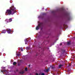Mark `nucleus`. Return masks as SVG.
Returning <instances> with one entry per match:
<instances>
[{
	"instance_id": "obj_14",
	"label": "nucleus",
	"mask_w": 75,
	"mask_h": 75,
	"mask_svg": "<svg viewBox=\"0 0 75 75\" xmlns=\"http://www.w3.org/2000/svg\"><path fill=\"white\" fill-rule=\"evenodd\" d=\"M62 66H63V65H60L59 66V68H61V67H62Z\"/></svg>"
},
{
	"instance_id": "obj_19",
	"label": "nucleus",
	"mask_w": 75,
	"mask_h": 75,
	"mask_svg": "<svg viewBox=\"0 0 75 75\" xmlns=\"http://www.w3.org/2000/svg\"><path fill=\"white\" fill-rule=\"evenodd\" d=\"M43 15H46V13H44L42 14Z\"/></svg>"
},
{
	"instance_id": "obj_20",
	"label": "nucleus",
	"mask_w": 75,
	"mask_h": 75,
	"mask_svg": "<svg viewBox=\"0 0 75 75\" xmlns=\"http://www.w3.org/2000/svg\"><path fill=\"white\" fill-rule=\"evenodd\" d=\"M71 65H72V64H69V67H71Z\"/></svg>"
},
{
	"instance_id": "obj_34",
	"label": "nucleus",
	"mask_w": 75,
	"mask_h": 75,
	"mask_svg": "<svg viewBox=\"0 0 75 75\" xmlns=\"http://www.w3.org/2000/svg\"><path fill=\"white\" fill-rule=\"evenodd\" d=\"M46 10H47V9H46Z\"/></svg>"
},
{
	"instance_id": "obj_25",
	"label": "nucleus",
	"mask_w": 75,
	"mask_h": 75,
	"mask_svg": "<svg viewBox=\"0 0 75 75\" xmlns=\"http://www.w3.org/2000/svg\"><path fill=\"white\" fill-rule=\"evenodd\" d=\"M40 44H41V43L40 42H39V45H40Z\"/></svg>"
},
{
	"instance_id": "obj_30",
	"label": "nucleus",
	"mask_w": 75,
	"mask_h": 75,
	"mask_svg": "<svg viewBox=\"0 0 75 75\" xmlns=\"http://www.w3.org/2000/svg\"><path fill=\"white\" fill-rule=\"evenodd\" d=\"M42 28H41V30H42Z\"/></svg>"
},
{
	"instance_id": "obj_9",
	"label": "nucleus",
	"mask_w": 75,
	"mask_h": 75,
	"mask_svg": "<svg viewBox=\"0 0 75 75\" xmlns=\"http://www.w3.org/2000/svg\"><path fill=\"white\" fill-rule=\"evenodd\" d=\"M17 64V63L16 62H13V65H16Z\"/></svg>"
},
{
	"instance_id": "obj_8",
	"label": "nucleus",
	"mask_w": 75,
	"mask_h": 75,
	"mask_svg": "<svg viewBox=\"0 0 75 75\" xmlns=\"http://www.w3.org/2000/svg\"><path fill=\"white\" fill-rule=\"evenodd\" d=\"M67 45H70L71 42L67 41Z\"/></svg>"
},
{
	"instance_id": "obj_4",
	"label": "nucleus",
	"mask_w": 75,
	"mask_h": 75,
	"mask_svg": "<svg viewBox=\"0 0 75 75\" xmlns=\"http://www.w3.org/2000/svg\"><path fill=\"white\" fill-rule=\"evenodd\" d=\"M7 31V33L8 34H10L11 32V29H9L8 30H6Z\"/></svg>"
},
{
	"instance_id": "obj_5",
	"label": "nucleus",
	"mask_w": 75,
	"mask_h": 75,
	"mask_svg": "<svg viewBox=\"0 0 75 75\" xmlns=\"http://www.w3.org/2000/svg\"><path fill=\"white\" fill-rule=\"evenodd\" d=\"M6 31H7V30H4L2 32V33H4V34H5V33H6Z\"/></svg>"
},
{
	"instance_id": "obj_31",
	"label": "nucleus",
	"mask_w": 75,
	"mask_h": 75,
	"mask_svg": "<svg viewBox=\"0 0 75 75\" xmlns=\"http://www.w3.org/2000/svg\"><path fill=\"white\" fill-rule=\"evenodd\" d=\"M47 49H48V50H49V48H48Z\"/></svg>"
},
{
	"instance_id": "obj_24",
	"label": "nucleus",
	"mask_w": 75,
	"mask_h": 75,
	"mask_svg": "<svg viewBox=\"0 0 75 75\" xmlns=\"http://www.w3.org/2000/svg\"><path fill=\"white\" fill-rule=\"evenodd\" d=\"M36 75H38V73H36Z\"/></svg>"
},
{
	"instance_id": "obj_32",
	"label": "nucleus",
	"mask_w": 75,
	"mask_h": 75,
	"mask_svg": "<svg viewBox=\"0 0 75 75\" xmlns=\"http://www.w3.org/2000/svg\"><path fill=\"white\" fill-rule=\"evenodd\" d=\"M62 10H63V9H62Z\"/></svg>"
},
{
	"instance_id": "obj_3",
	"label": "nucleus",
	"mask_w": 75,
	"mask_h": 75,
	"mask_svg": "<svg viewBox=\"0 0 75 75\" xmlns=\"http://www.w3.org/2000/svg\"><path fill=\"white\" fill-rule=\"evenodd\" d=\"M5 21H7V23H10L12 21V18H10L9 20L7 19L5 20Z\"/></svg>"
},
{
	"instance_id": "obj_10",
	"label": "nucleus",
	"mask_w": 75,
	"mask_h": 75,
	"mask_svg": "<svg viewBox=\"0 0 75 75\" xmlns=\"http://www.w3.org/2000/svg\"><path fill=\"white\" fill-rule=\"evenodd\" d=\"M45 74L44 73H39L38 75H45Z\"/></svg>"
},
{
	"instance_id": "obj_35",
	"label": "nucleus",
	"mask_w": 75,
	"mask_h": 75,
	"mask_svg": "<svg viewBox=\"0 0 75 75\" xmlns=\"http://www.w3.org/2000/svg\"><path fill=\"white\" fill-rule=\"evenodd\" d=\"M46 10H47V9H46Z\"/></svg>"
},
{
	"instance_id": "obj_17",
	"label": "nucleus",
	"mask_w": 75,
	"mask_h": 75,
	"mask_svg": "<svg viewBox=\"0 0 75 75\" xmlns=\"http://www.w3.org/2000/svg\"><path fill=\"white\" fill-rule=\"evenodd\" d=\"M25 71H27V68L26 67L25 68Z\"/></svg>"
},
{
	"instance_id": "obj_22",
	"label": "nucleus",
	"mask_w": 75,
	"mask_h": 75,
	"mask_svg": "<svg viewBox=\"0 0 75 75\" xmlns=\"http://www.w3.org/2000/svg\"><path fill=\"white\" fill-rule=\"evenodd\" d=\"M62 43H61L60 44V45L61 46V45H62Z\"/></svg>"
},
{
	"instance_id": "obj_26",
	"label": "nucleus",
	"mask_w": 75,
	"mask_h": 75,
	"mask_svg": "<svg viewBox=\"0 0 75 75\" xmlns=\"http://www.w3.org/2000/svg\"><path fill=\"white\" fill-rule=\"evenodd\" d=\"M29 67H30V65H29Z\"/></svg>"
},
{
	"instance_id": "obj_1",
	"label": "nucleus",
	"mask_w": 75,
	"mask_h": 75,
	"mask_svg": "<svg viewBox=\"0 0 75 75\" xmlns=\"http://www.w3.org/2000/svg\"><path fill=\"white\" fill-rule=\"evenodd\" d=\"M16 8L14 7V6H12L9 9H7L6 10V15L9 16L11 15H13L14 14V13H16Z\"/></svg>"
},
{
	"instance_id": "obj_16",
	"label": "nucleus",
	"mask_w": 75,
	"mask_h": 75,
	"mask_svg": "<svg viewBox=\"0 0 75 75\" xmlns=\"http://www.w3.org/2000/svg\"><path fill=\"white\" fill-rule=\"evenodd\" d=\"M3 71L4 72H6V71H6V70H3Z\"/></svg>"
},
{
	"instance_id": "obj_27",
	"label": "nucleus",
	"mask_w": 75,
	"mask_h": 75,
	"mask_svg": "<svg viewBox=\"0 0 75 75\" xmlns=\"http://www.w3.org/2000/svg\"><path fill=\"white\" fill-rule=\"evenodd\" d=\"M37 55H38V54H36V56H37Z\"/></svg>"
},
{
	"instance_id": "obj_23",
	"label": "nucleus",
	"mask_w": 75,
	"mask_h": 75,
	"mask_svg": "<svg viewBox=\"0 0 75 75\" xmlns=\"http://www.w3.org/2000/svg\"><path fill=\"white\" fill-rule=\"evenodd\" d=\"M1 72H3V73L4 72H3V71H2V70H1Z\"/></svg>"
},
{
	"instance_id": "obj_28",
	"label": "nucleus",
	"mask_w": 75,
	"mask_h": 75,
	"mask_svg": "<svg viewBox=\"0 0 75 75\" xmlns=\"http://www.w3.org/2000/svg\"><path fill=\"white\" fill-rule=\"evenodd\" d=\"M3 68L4 69H5V67H4Z\"/></svg>"
},
{
	"instance_id": "obj_2",
	"label": "nucleus",
	"mask_w": 75,
	"mask_h": 75,
	"mask_svg": "<svg viewBox=\"0 0 75 75\" xmlns=\"http://www.w3.org/2000/svg\"><path fill=\"white\" fill-rule=\"evenodd\" d=\"M43 26V23H40L38 24V25L37 26L36 28V30H38L39 28H41Z\"/></svg>"
},
{
	"instance_id": "obj_7",
	"label": "nucleus",
	"mask_w": 75,
	"mask_h": 75,
	"mask_svg": "<svg viewBox=\"0 0 75 75\" xmlns=\"http://www.w3.org/2000/svg\"><path fill=\"white\" fill-rule=\"evenodd\" d=\"M48 71H49V69H45V72H48Z\"/></svg>"
},
{
	"instance_id": "obj_6",
	"label": "nucleus",
	"mask_w": 75,
	"mask_h": 75,
	"mask_svg": "<svg viewBox=\"0 0 75 75\" xmlns=\"http://www.w3.org/2000/svg\"><path fill=\"white\" fill-rule=\"evenodd\" d=\"M50 67L52 68V69H54L55 68V67L53 65L50 66Z\"/></svg>"
},
{
	"instance_id": "obj_13",
	"label": "nucleus",
	"mask_w": 75,
	"mask_h": 75,
	"mask_svg": "<svg viewBox=\"0 0 75 75\" xmlns=\"http://www.w3.org/2000/svg\"><path fill=\"white\" fill-rule=\"evenodd\" d=\"M24 73V71H22L20 72V74H23Z\"/></svg>"
},
{
	"instance_id": "obj_12",
	"label": "nucleus",
	"mask_w": 75,
	"mask_h": 75,
	"mask_svg": "<svg viewBox=\"0 0 75 75\" xmlns=\"http://www.w3.org/2000/svg\"><path fill=\"white\" fill-rule=\"evenodd\" d=\"M25 44H27V43L28 41L27 40H25Z\"/></svg>"
},
{
	"instance_id": "obj_33",
	"label": "nucleus",
	"mask_w": 75,
	"mask_h": 75,
	"mask_svg": "<svg viewBox=\"0 0 75 75\" xmlns=\"http://www.w3.org/2000/svg\"><path fill=\"white\" fill-rule=\"evenodd\" d=\"M74 38H75V37H74Z\"/></svg>"
},
{
	"instance_id": "obj_29",
	"label": "nucleus",
	"mask_w": 75,
	"mask_h": 75,
	"mask_svg": "<svg viewBox=\"0 0 75 75\" xmlns=\"http://www.w3.org/2000/svg\"><path fill=\"white\" fill-rule=\"evenodd\" d=\"M16 71H17H17H18V70H16Z\"/></svg>"
},
{
	"instance_id": "obj_11",
	"label": "nucleus",
	"mask_w": 75,
	"mask_h": 75,
	"mask_svg": "<svg viewBox=\"0 0 75 75\" xmlns=\"http://www.w3.org/2000/svg\"><path fill=\"white\" fill-rule=\"evenodd\" d=\"M62 52H65V50L64 49H62Z\"/></svg>"
},
{
	"instance_id": "obj_18",
	"label": "nucleus",
	"mask_w": 75,
	"mask_h": 75,
	"mask_svg": "<svg viewBox=\"0 0 75 75\" xmlns=\"http://www.w3.org/2000/svg\"><path fill=\"white\" fill-rule=\"evenodd\" d=\"M20 54H17V56H18L19 57V56H20Z\"/></svg>"
},
{
	"instance_id": "obj_21",
	"label": "nucleus",
	"mask_w": 75,
	"mask_h": 75,
	"mask_svg": "<svg viewBox=\"0 0 75 75\" xmlns=\"http://www.w3.org/2000/svg\"><path fill=\"white\" fill-rule=\"evenodd\" d=\"M21 51H23V48H21Z\"/></svg>"
},
{
	"instance_id": "obj_15",
	"label": "nucleus",
	"mask_w": 75,
	"mask_h": 75,
	"mask_svg": "<svg viewBox=\"0 0 75 75\" xmlns=\"http://www.w3.org/2000/svg\"><path fill=\"white\" fill-rule=\"evenodd\" d=\"M26 48L27 50H29L30 49V47H26Z\"/></svg>"
}]
</instances>
